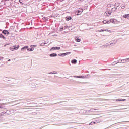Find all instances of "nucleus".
<instances>
[{
	"mask_svg": "<svg viewBox=\"0 0 129 129\" xmlns=\"http://www.w3.org/2000/svg\"><path fill=\"white\" fill-rule=\"evenodd\" d=\"M110 22V23H112V24H119L120 23V21H118L115 19H111Z\"/></svg>",
	"mask_w": 129,
	"mask_h": 129,
	"instance_id": "obj_1",
	"label": "nucleus"
},
{
	"mask_svg": "<svg viewBox=\"0 0 129 129\" xmlns=\"http://www.w3.org/2000/svg\"><path fill=\"white\" fill-rule=\"evenodd\" d=\"M116 42H117V41L115 40L111 41L109 43V44H108V46H109V47H111V46H113V45H115V44H116Z\"/></svg>",
	"mask_w": 129,
	"mask_h": 129,
	"instance_id": "obj_2",
	"label": "nucleus"
},
{
	"mask_svg": "<svg viewBox=\"0 0 129 129\" xmlns=\"http://www.w3.org/2000/svg\"><path fill=\"white\" fill-rule=\"evenodd\" d=\"M19 48V45H17V46H13L11 47H10V50L11 51H14V50H18Z\"/></svg>",
	"mask_w": 129,
	"mask_h": 129,
	"instance_id": "obj_3",
	"label": "nucleus"
},
{
	"mask_svg": "<svg viewBox=\"0 0 129 129\" xmlns=\"http://www.w3.org/2000/svg\"><path fill=\"white\" fill-rule=\"evenodd\" d=\"M105 16H107V17H109L110 15H111V11H106L104 13Z\"/></svg>",
	"mask_w": 129,
	"mask_h": 129,
	"instance_id": "obj_4",
	"label": "nucleus"
},
{
	"mask_svg": "<svg viewBox=\"0 0 129 129\" xmlns=\"http://www.w3.org/2000/svg\"><path fill=\"white\" fill-rule=\"evenodd\" d=\"M60 49H61V47H53L50 49V51H52V50H60Z\"/></svg>",
	"mask_w": 129,
	"mask_h": 129,
	"instance_id": "obj_5",
	"label": "nucleus"
},
{
	"mask_svg": "<svg viewBox=\"0 0 129 129\" xmlns=\"http://www.w3.org/2000/svg\"><path fill=\"white\" fill-rule=\"evenodd\" d=\"M123 18L126 19V20H129V14H124L122 16Z\"/></svg>",
	"mask_w": 129,
	"mask_h": 129,
	"instance_id": "obj_6",
	"label": "nucleus"
},
{
	"mask_svg": "<svg viewBox=\"0 0 129 129\" xmlns=\"http://www.w3.org/2000/svg\"><path fill=\"white\" fill-rule=\"evenodd\" d=\"M128 60L129 58L127 59H122L121 62H122V63H127V62H129Z\"/></svg>",
	"mask_w": 129,
	"mask_h": 129,
	"instance_id": "obj_7",
	"label": "nucleus"
},
{
	"mask_svg": "<svg viewBox=\"0 0 129 129\" xmlns=\"http://www.w3.org/2000/svg\"><path fill=\"white\" fill-rule=\"evenodd\" d=\"M2 33L4 34V35H9V32L7 30H4L2 31Z\"/></svg>",
	"mask_w": 129,
	"mask_h": 129,
	"instance_id": "obj_8",
	"label": "nucleus"
},
{
	"mask_svg": "<svg viewBox=\"0 0 129 129\" xmlns=\"http://www.w3.org/2000/svg\"><path fill=\"white\" fill-rule=\"evenodd\" d=\"M97 32H110V30L108 29H106V30H103V29H101L100 30H97Z\"/></svg>",
	"mask_w": 129,
	"mask_h": 129,
	"instance_id": "obj_9",
	"label": "nucleus"
},
{
	"mask_svg": "<svg viewBox=\"0 0 129 129\" xmlns=\"http://www.w3.org/2000/svg\"><path fill=\"white\" fill-rule=\"evenodd\" d=\"M70 54H71V52H68L64 53H62V57H65V56H67V55H70Z\"/></svg>",
	"mask_w": 129,
	"mask_h": 129,
	"instance_id": "obj_10",
	"label": "nucleus"
},
{
	"mask_svg": "<svg viewBox=\"0 0 129 129\" xmlns=\"http://www.w3.org/2000/svg\"><path fill=\"white\" fill-rule=\"evenodd\" d=\"M114 100V101H125V99H118L116 100Z\"/></svg>",
	"mask_w": 129,
	"mask_h": 129,
	"instance_id": "obj_11",
	"label": "nucleus"
},
{
	"mask_svg": "<svg viewBox=\"0 0 129 129\" xmlns=\"http://www.w3.org/2000/svg\"><path fill=\"white\" fill-rule=\"evenodd\" d=\"M83 12V9H80L78 10V15H81V13Z\"/></svg>",
	"mask_w": 129,
	"mask_h": 129,
	"instance_id": "obj_12",
	"label": "nucleus"
},
{
	"mask_svg": "<svg viewBox=\"0 0 129 129\" xmlns=\"http://www.w3.org/2000/svg\"><path fill=\"white\" fill-rule=\"evenodd\" d=\"M103 24H110V21L104 20L103 21Z\"/></svg>",
	"mask_w": 129,
	"mask_h": 129,
	"instance_id": "obj_13",
	"label": "nucleus"
},
{
	"mask_svg": "<svg viewBox=\"0 0 129 129\" xmlns=\"http://www.w3.org/2000/svg\"><path fill=\"white\" fill-rule=\"evenodd\" d=\"M74 77L75 78H84V77L81 76H74Z\"/></svg>",
	"mask_w": 129,
	"mask_h": 129,
	"instance_id": "obj_14",
	"label": "nucleus"
},
{
	"mask_svg": "<svg viewBox=\"0 0 129 129\" xmlns=\"http://www.w3.org/2000/svg\"><path fill=\"white\" fill-rule=\"evenodd\" d=\"M28 50V46H24L21 48V51H25V50Z\"/></svg>",
	"mask_w": 129,
	"mask_h": 129,
	"instance_id": "obj_15",
	"label": "nucleus"
},
{
	"mask_svg": "<svg viewBox=\"0 0 129 129\" xmlns=\"http://www.w3.org/2000/svg\"><path fill=\"white\" fill-rule=\"evenodd\" d=\"M50 57H57V54L56 53H52L50 54Z\"/></svg>",
	"mask_w": 129,
	"mask_h": 129,
	"instance_id": "obj_16",
	"label": "nucleus"
},
{
	"mask_svg": "<svg viewBox=\"0 0 129 129\" xmlns=\"http://www.w3.org/2000/svg\"><path fill=\"white\" fill-rule=\"evenodd\" d=\"M71 63H72V64H76L77 60H76V59L72 60Z\"/></svg>",
	"mask_w": 129,
	"mask_h": 129,
	"instance_id": "obj_17",
	"label": "nucleus"
},
{
	"mask_svg": "<svg viewBox=\"0 0 129 129\" xmlns=\"http://www.w3.org/2000/svg\"><path fill=\"white\" fill-rule=\"evenodd\" d=\"M4 103H0V109H3V108H4Z\"/></svg>",
	"mask_w": 129,
	"mask_h": 129,
	"instance_id": "obj_18",
	"label": "nucleus"
},
{
	"mask_svg": "<svg viewBox=\"0 0 129 129\" xmlns=\"http://www.w3.org/2000/svg\"><path fill=\"white\" fill-rule=\"evenodd\" d=\"M87 111L86 110H82L80 111V113H86Z\"/></svg>",
	"mask_w": 129,
	"mask_h": 129,
	"instance_id": "obj_19",
	"label": "nucleus"
},
{
	"mask_svg": "<svg viewBox=\"0 0 129 129\" xmlns=\"http://www.w3.org/2000/svg\"><path fill=\"white\" fill-rule=\"evenodd\" d=\"M66 21H70V20H71V17L68 16L66 17Z\"/></svg>",
	"mask_w": 129,
	"mask_h": 129,
	"instance_id": "obj_20",
	"label": "nucleus"
},
{
	"mask_svg": "<svg viewBox=\"0 0 129 129\" xmlns=\"http://www.w3.org/2000/svg\"><path fill=\"white\" fill-rule=\"evenodd\" d=\"M0 38H2L3 40H6V37L2 34H0Z\"/></svg>",
	"mask_w": 129,
	"mask_h": 129,
	"instance_id": "obj_21",
	"label": "nucleus"
},
{
	"mask_svg": "<svg viewBox=\"0 0 129 129\" xmlns=\"http://www.w3.org/2000/svg\"><path fill=\"white\" fill-rule=\"evenodd\" d=\"M33 50H34V48H28L27 47V51H30V52H32Z\"/></svg>",
	"mask_w": 129,
	"mask_h": 129,
	"instance_id": "obj_22",
	"label": "nucleus"
},
{
	"mask_svg": "<svg viewBox=\"0 0 129 129\" xmlns=\"http://www.w3.org/2000/svg\"><path fill=\"white\" fill-rule=\"evenodd\" d=\"M117 10V8H112V12H113L114 13V12H115V11H116Z\"/></svg>",
	"mask_w": 129,
	"mask_h": 129,
	"instance_id": "obj_23",
	"label": "nucleus"
},
{
	"mask_svg": "<svg viewBox=\"0 0 129 129\" xmlns=\"http://www.w3.org/2000/svg\"><path fill=\"white\" fill-rule=\"evenodd\" d=\"M125 8V6H124V5L122 4L121 5V9H124Z\"/></svg>",
	"mask_w": 129,
	"mask_h": 129,
	"instance_id": "obj_24",
	"label": "nucleus"
},
{
	"mask_svg": "<svg viewBox=\"0 0 129 129\" xmlns=\"http://www.w3.org/2000/svg\"><path fill=\"white\" fill-rule=\"evenodd\" d=\"M76 42H80V39L78 38H76Z\"/></svg>",
	"mask_w": 129,
	"mask_h": 129,
	"instance_id": "obj_25",
	"label": "nucleus"
},
{
	"mask_svg": "<svg viewBox=\"0 0 129 129\" xmlns=\"http://www.w3.org/2000/svg\"><path fill=\"white\" fill-rule=\"evenodd\" d=\"M99 122H100V120H98V122H94L93 123L95 124L96 123H99Z\"/></svg>",
	"mask_w": 129,
	"mask_h": 129,
	"instance_id": "obj_26",
	"label": "nucleus"
},
{
	"mask_svg": "<svg viewBox=\"0 0 129 129\" xmlns=\"http://www.w3.org/2000/svg\"><path fill=\"white\" fill-rule=\"evenodd\" d=\"M46 45V43H42L40 44V46H45Z\"/></svg>",
	"mask_w": 129,
	"mask_h": 129,
	"instance_id": "obj_27",
	"label": "nucleus"
},
{
	"mask_svg": "<svg viewBox=\"0 0 129 129\" xmlns=\"http://www.w3.org/2000/svg\"><path fill=\"white\" fill-rule=\"evenodd\" d=\"M93 110H97V109H91L90 110L88 111L89 112V111H93Z\"/></svg>",
	"mask_w": 129,
	"mask_h": 129,
	"instance_id": "obj_28",
	"label": "nucleus"
},
{
	"mask_svg": "<svg viewBox=\"0 0 129 129\" xmlns=\"http://www.w3.org/2000/svg\"><path fill=\"white\" fill-rule=\"evenodd\" d=\"M107 8H110V7H111V5L110 4H108L107 5Z\"/></svg>",
	"mask_w": 129,
	"mask_h": 129,
	"instance_id": "obj_29",
	"label": "nucleus"
},
{
	"mask_svg": "<svg viewBox=\"0 0 129 129\" xmlns=\"http://www.w3.org/2000/svg\"><path fill=\"white\" fill-rule=\"evenodd\" d=\"M53 74H57V72L56 71H53Z\"/></svg>",
	"mask_w": 129,
	"mask_h": 129,
	"instance_id": "obj_30",
	"label": "nucleus"
},
{
	"mask_svg": "<svg viewBox=\"0 0 129 129\" xmlns=\"http://www.w3.org/2000/svg\"><path fill=\"white\" fill-rule=\"evenodd\" d=\"M3 114H4V113H0V117L1 116H3Z\"/></svg>",
	"mask_w": 129,
	"mask_h": 129,
	"instance_id": "obj_31",
	"label": "nucleus"
},
{
	"mask_svg": "<svg viewBox=\"0 0 129 129\" xmlns=\"http://www.w3.org/2000/svg\"><path fill=\"white\" fill-rule=\"evenodd\" d=\"M9 111H7L5 113H7V114H10V113H9Z\"/></svg>",
	"mask_w": 129,
	"mask_h": 129,
	"instance_id": "obj_32",
	"label": "nucleus"
},
{
	"mask_svg": "<svg viewBox=\"0 0 129 129\" xmlns=\"http://www.w3.org/2000/svg\"><path fill=\"white\" fill-rule=\"evenodd\" d=\"M58 56L62 57V53L58 54Z\"/></svg>",
	"mask_w": 129,
	"mask_h": 129,
	"instance_id": "obj_33",
	"label": "nucleus"
},
{
	"mask_svg": "<svg viewBox=\"0 0 129 129\" xmlns=\"http://www.w3.org/2000/svg\"><path fill=\"white\" fill-rule=\"evenodd\" d=\"M115 6H117V7H118V3H115Z\"/></svg>",
	"mask_w": 129,
	"mask_h": 129,
	"instance_id": "obj_34",
	"label": "nucleus"
},
{
	"mask_svg": "<svg viewBox=\"0 0 129 129\" xmlns=\"http://www.w3.org/2000/svg\"><path fill=\"white\" fill-rule=\"evenodd\" d=\"M92 124H93V123H92V122H91L89 124V125H92Z\"/></svg>",
	"mask_w": 129,
	"mask_h": 129,
	"instance_id": "obj_35",
	"label": "nucleus"
},
{
	"mask_svg": "<svg viewBox=\"0 0 129 129\" xmlns=\"http://www.w3.org/2000/svg\"><path fill=\"white\" fill-rule=\"evenodd\" d=\"M115 64H117V63H114H114H113L112 64V65H115Z\"/></svg>",
	"mask_w": 129,
	"mask_h": 129,
	"instance_id": "obj_36",
	"label": "nucleus"
},
{
	"mask_svg": "<svg viewBox=\"0 0 129 129\" xmlns=\"http://www.w3.org/2000/svg\"><path fill=\"white\" fill-rule=\"evenodd\" d=\"M11 111H12V113H13V112H14V111L13 110H12L11 111H9V112H11Z\"/></svg>",
	"mask_w": 129,
	"mask_h": 129,
	"instance_id": "obj_37",
	"label": "nucleus"
},
{
	"mask_svg": "<svg viewBox=\"0 0 129 129\" xmlns=\"http://www.w3.org/2000/svg\"><path fill=\"white\" fill-rule=\"evenodd\" d=\"M19 2H20V3L22 4V0H19Z\"/></svg>",
	"mask_w": 129,
	"mask_h": 129,
	"instance_id": "obj_38",
	"label": "nucleus"
},
{
	"mask_svg": "<svg viewBox=\"0 0 129 129\" xmlns=\"http://www.w3.org/2000/svg\"><path fill=\"white\" fill-rule=\"evenodd\" d=\"M67 28H68V26H67L64 27V29H66Z\"/></svg>",
	"mask_w": 129,
	"mask_h": 129,
	"instance_id": "obj_39",
	"label": "nucleus"
},
{
	"mask_svg": "<svg viewBox=\"0 0 129 129\" xmlns=\"http://www.w3.org/2000/svg\"><path fill=\"white\" fill-rule=\"evenodd\" d=\"M49 74H53V72H50L49 73Z\"/></svg>",
	"mask_w": 129,
	"mask_h": 129,
	"instance_id": "obj_40",
	"label": "nucleus"
},
{
	"mask_svg": "<svg viewBox=\"0 0 129 129\" xmlns=\"http://www.w3.org/2000/svg\"><path fill=\"white\" fill-rule=\"evenodd\" d=\"M62 29H63V28H60V31H62Z\"/></svg>",
	"mask_w": 129,
	"mask_h": 129,
	"instance_id": "obj_41",
	"label": "nucleus"
},
{
	"mask_svg": "<svg viewBox=\"0 0 129 129\" xmlns=\"http://www.w3.org/2000/svg\"><path fill=\"white\" fill-rule=\"evenodd\" d=\"M8 61V62H10L11 61V59H9Z\"/></svg>",
	"mask_w": 129,
	"mask_h": 129,
	"instance_id": "obj_42",
	"label": "nucleus"
},
{
	"mask_svg": "<svg viewBox=\"0 0 129 129\" xmlns=\"http://www.w3.org/2000/svg\"><path fill=\"white\" fill-rule=\"evenodd\" d=\"M92 29H93V28H90L89 29V30H91Z\"/></svg>",
	"mask_w": 129,
	"mask_h": 129,
	"instance_id": "obj_43",
	"label": "nucleus"
},
{
	"mask_svg": "<svg viewBox=\"0 0 129 129\" xmlns=\"http://www.w3.org/2000/svg\"><path fill=\"white\" fill-rule=\"evenodd\" d=\"M95 122H98V120L95 121Z\"/></svg>",
	"mask_w": 129,
	"mask_h": 129,
	"instance_id": "obj_44",
	"label": "nucleus"
},
{
	"mask_svg": "<svg viewBox=\"0 0 129 129\" xmlns=\"http://www.w3.org/2000/svg\"><path fill=\"white\" fill-rule=\"evenodd\" d=\"M1 59H4V57H2Z\"/></svg>",
	"mask_w": 129,
	"mask_h": 129,
	"instance_id": "obj_45",
	"label": "nucleus"
},
{
	"mask_svg": "<svg viewBox=\"0 0 129 129\" xmlns=\"http://www.w3.org/2000/svg\"><path fill=\"white\" fill-rule=\"evenodd\" d=\"M118 63H121V62H118Z\"/></svg>",
	"mask_w": 129,
	"mask_h": 129,
	"instance_id": "obj_46",
	"label": "nucleus"
},
{
	"mask_svg": "<svg viewBox=\"0 0 129 129\" xmlns=\"http://www.w3.org/2000/svg\"><path fill=\"white\" fill-rule=\"evenodd\" d=\"M119 110V109H116V110Z\"/></svg>",
	"mask_w": 129,
	"mask_h": 129,
	"instance_id": "obj_47",
	"label": "nucleus"
},
{
	"mask_svg": "<svg viewBox=\"0 0 129 129\" xmlns=\"http://www.w3.org/2000/svg\"><path fill=\"white\" fill-rule=\"evenodd\" d=\"M79 1H82V0H79Z\"/></svg>",
	"mask_w": 129,
	"mask_h": 129,
	"instance_id": "obj_48",
	"label": "nucleus"
}]
</instances>
